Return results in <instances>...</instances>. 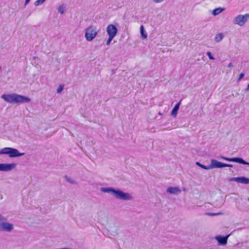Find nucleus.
I'll return each mask as SVG.
<instances>
[{"instance_id": "nucleus-6", "label": "nucleus", "mask_w": 249, "mask_h": 249, "mask_svg": "<svg viewBox=\"0 0 249 249\" xmlns=\"http://www.w3.org/2000/svg\"><path fill=\"white\" fill-rule=\"evenodd\" d=\"M231 234V233L226 235H216L215 239L217 242V244L220 246H225L227 244L228 238Z\"/></svg>"}, {"instance_id": "nucleus-2", "label": "nucleus", "mask_w": 249, "mask_h": 249, "mask_svg": "<svg viewBox=\"0 0 249 249\" xmlns=\"http://www.w3.org/2000/svg\"><path fill=\"white\" fill-rule=\"evenodd\" d=\"M1 98L6 102L10 104H21L30 103L31 101L28 96L18 94L16 93L11 94H3Z\"/></svg>"}, {"instance_id": "nucleus-33", "label": "nucleus", "mask_w": 249, "mask_h": 249, "mask_svg": "<svg viewBox=\"0 0 249 249\" xmlns=\"http://www.w3.org/2000/svg\"><path fill=\"white\" fill-rule=\"evenodd\" d=\"M228 67H229V68H231L233 67V65H232V63L231 62H230L228 65Z\"/></svg>"}, {"instance_id": "nucleus-14", "label": "nucleus", "mask_w": 249, "mask_h": 249, "mask_svg": "<svg viewBox=\"0 0 249 249\" xmlns=\"http://www.w3.org/2000/svg\"><path fill=\"white\" fill-rule=\"evenodd\" d=\"M182 100H180L179 102H178L174 107L171 110V116L173 117H176L178 109L179 108V107L181 105Z\"/></svg>"}, {"instance_id": "nucleus-18", "label": "nucleus", "mask_w": 249, "mask_h": 249, "mask_svg": "<svg viewBox=\"0 0 249 249\" xmlns=\"http://www.w3.org/2000/svg\"><path fill=\"white\" fill-rule=\"evenodd\" d=\"M10 147H4L0 150V155H7L9 156Z\"/></svg>"}, {"instance_id": "nucleus-7", "label": "nucleus", "mask_w": 249, "mask_h": 249, "mask_svg": "<svg viewBox=\"0 0 249 249\" xmlns=\"http://www.w3.org/2000/svg\"><path fill=\"white\" fill-rule=\"evenodd\" d=\"M15 163H0V171L8 172L12 170L16 166Z\"/></svg>"}, {"instance_id": "nucleus-11", "label": "nucleus", "mask_w": 249, "mask_h": 249, "mask_svg": "<svg viewBox=\"0 0 249 249\" xmlns=\"http://www.w3.org/2000/svg\"><path fill=\"white\" fill-rule=\"evenodd\" d=\"M25 154V153H20L17 149L10 147L9 157L11 158H18L23 156Z\"/></svg>"}, {"instance_id": "nucleus-5", "label": "nucleus", "mask_w": 249, "mask_h": 249, "mask_svg": "<svg viewBox=\"0 0 249 249\" xmlns=\"http://www.w3.org/2000/svg\"><path fill=\"white\" fill-rule=\"evenodd\" d=\"M227 179L230 181H235L244 184H249V178L244 176L229 178Z\"/></svg>"}, {"instance_id": "nucleus-34", "label": "nucleus", "mask_w": 249, "mask_h": 249, "mask_svg": "<svg viewBox=\"0 0 249 249\" xmlns=\"http://www.w3.org/2000/svg\"><path fill=\"white\" fill-rule=\"evenodd\" d=\"M246 91H249V84H248L246 89H245Z\"/></svg>"}, {"instance_id": "nucleus-16", "label": "nucleus", "mask_w": 249, "mask_h": 249, "mask_svg": "<svg viewBox=\"0 0 249 249\" xmlns=\"http://www.w3.org/2000/svg\"><path fill=\"white\" fill-rule=\"evenodd\" d=\"M224 10H225L224 8H222V7L216 8L213 10L212 14L213 16H215L218 15V14H219L220 13H221Z\"/></svg>"}, {"instance_id": "nucleus-28", "label": "nucleus", "mask_w": 249, "mask_h": 249, "mask_svg": "<svg viewBox=\"0 0 249 249\" xmlns=\"http://www.w3.org/2000/svg\"><path fill=\"white\" fill-rule=\"evenodd\" d=\"M224 167H233V165L226 163H223V168Z\"/></svg>"}, {"instance_id": "nucleus-30", "label": "nucleus", "mask_w": 249, "mask_h": 249, "mask_svg": "<svg viewBox=\"0 0 249 249\" xmlns=\"http://www.w3.org/2000/svg\"><path fill=\"white\" fill-rule=\"evenodd\" d=\"M164 0H153V1L155 3H160L163 1Z\"/></svg>"}, {"instance_id": "nucleus-31", "label": "nucleus", "mask_w": 249, "mask_h": 249, "mask_svg": "<svg viewBox=\"0 0 249 249\" xmlns=\"http://www.w3.org/2000/svg\"><path fill=\"white\" fill-rule=\"evenodd\" d=\"M31 1V0H25L24 6H26Z\"/></svg>"}, {"instance_id": "nucleus-13", "label": "nucleus", "mask_w": 249, "mask_h": 249, "mask_svg": "<svg viewBox=\"0 0 249 249\" xmlns=\"http://www.w3.org/2000/svg\"><path fill=\"white\" fill-rule=\"evenodd\" d=\"M181 192L178 187L170 186L167 188L166 192L172 195H178Z\"/></svg>"}, {"instance_id": "nucleus-12", "label": "nucleus", "mask_w": 249, "mask_h": 249, "mask_svg": "<svg viewBox=\"0 0 249 249\" xmlns=\"http://www.w3.org/2000/svg\"><path fill=\"white\" fill-rule=\"evenodd\" d=\"M223 163V162L218 161L215 159H211V163L209 165V169H211L213 168H222Z\"/></svg>"}, {"instance_id": "nucleus-32", "label": "nucleus", "mask_w": 249, "mask_h": 249, "mask_svg": "<svg viewBox=\"0 0 249 249\" xmlns=\"http://www.w3.org/2000/svg\"><path fill=\"white\" fill-rule=\"evenodd\" d=\"M207 214L209 215L212 216V215H215L217 214V213H208Z\"/></svg>"}, {"instance_id": "nucleus-35", "label": "nucleus", "mask_w": 249, "mask_h": 249, "mask_svg": "<svg viewBox=\"0 0 249 249\" xmlns=\"http://www.w3.org/2000/svg\"><path fill=\"white\" fill-rule=\"evenodd\" d=\"M33 59L36 60V59H37L38 60H39V58L38 57H36V56H34L33 57Z\"/></svg>"}, {"instance_id": "nucleus-24", "label": "nucleus", "mask_w": 249, "mask_h": 249, "mask_svg": "<svg viewBox=\"0 0 249 249\" xmlns=\"http://www.w3.org/2000/svg\"><path fill=\"white\" fill-rule=\"evenodd\" d=\"M206 55L210 60H213L215 59V58L213 57L211 52H207L206 53Z\"/></svg>"}, {"instance_id": "nucleus-21", "label": "nucleus", "mask_w": 249, "mask_h": 249, "mask_svg": "<svg viewBox=\"0 0 249 249\" xmlns=\"http://www.w3.org/2000/svg\"><path fill=\"white\" fill-rule=\"evenodd\" d=\"M46 0H36L34 2V5L36 6H39L43 4Z\"/></svg>"}, {"instance_id": "nucleus-19", "label": "nucleus", "mask_w": 249, "mask_h": 249, "mask_svg": "<svg viewBox=\"0 0 249 249\" xmlns=\"http://www.w3.org/2000/svg\"><path fill=\"white\" fill-rule=\"evenodd\" d=\"M196 164L197 166H198V167L201 168L203 169H204V170H209L210 169H209V165H208V166L205 165L201 163L199 161H196Z\"/></svg>"}, {"instance_id": "nucleus-38", "label": "nucleus", "mask_w": 249, "mask_h": 249, "mask_svg": "<svg viewBox=\"0 0 249 249\" xmlns=\"http://www.w3.org/2000/svg\"><path fill=\"white\" fill-rule=\"evenodd\" d=\"M159 114L160 115H162V114L160 112L159 113Z\"/></svg>"}, {"instance_id": "nucleus-1", "label": "nucleus", "mask_w": 249, "mask_h": 249, "mask_svg": "<svg viewBox=\"0 0 249 249\" xmlns=\"http://www.w3.org/2000/svg\"><path fill=\"white\" fill-rule=\"evenodd\" d=\"M102 192L109 194L116 198L123 200H130L132 199L131 195L126 192H124L120 189L113 187H103L100 188Z\"/></svg>"}, {"instance_id": "nucleus-37", "label": "nucleus", "mask_w": 249, "mask_h": 249, "mask_svg": "<svg viewBox=\"0 0 249 249\" xmlns=\"http://www.w3.org/2000/svg\"><path fill=\"white\" fill-rule=\"evenodd\" d=\"M112 232H114V233H115V234H118V233H117V231L114 232V231H112Z\"/></svg>"}, {"instance_id": "nucleus-4", "label": "nucleus", "mask_w": 249, "mask_h": 249, "mask_svg": "<svg viewBox=\"0 0 249 249\" xmlns=\"http://www.w3.org/2000/svg\"><path fill=\"white\" fill-rule=\"evenodd\" d=\"M249 18V13L246 14L244 15H239L234 18L233 20V23L234 24H237L240 26H242L248 21Z\"/></svg>"}, {"instance_id": "nucleus-15", "label": "nucleus", "mask_w": 249, "mask_h": 249, "mask_svg": "<svg viewBox=\"0 0 249 249\" xmlns=\"http://www.w3.org/2000/svg\"><path fill=\"white\" fill-rule=\"evenodd\" d=\"M140 30L142 38V39H146L147 38V34L144 29L143 25H141Z\"/></svg>"}, {"instance_id": "nucleus-9", "label": "nucleus", "mask_w": 249, "mask_h": 249, "mask_svg": "<svg viewBox=\"0 0 249 249\" xmlns=\"http://www.w3.org/2000/svg\"><path fill=\"white\" fill-rule=\"evenodd\" d=\"M227 161L233 162L237 163H239L242 165H246L249 166V162L245 160L241 157H233V158H228L227 159Z\"/></svg>"}, {"instance_id": "nucleus-22", "label": "nucleus", "mask_w": 249, "mask_h": 249, "mask_svg": "<svg viewBox=\"0 0 249 249\" xmlns=\"http://www.w3.org/2000/svg\"><path fill=\"white\" fill-rule=\"evenodd\" d=\"M64 88V85L63 84L59 85L58 88L57 89L56 92L57 93H60Z\"/></svg>"}, {"instance_id": "nucleus-17", "label": "nucleus", "mask_w": 249, "mask_h": 249, "mask_svg": "<svg viewBox=\"0 0 249 249\" xmlns=\"http://www.w3.org/2000/svg\"><path fill=\"white\" fill-rule=\"evenodd\" d=\"M224 36L223 33H219L215 36L214 40L216 42H219L222 40Z\"/></svg>"}, {"instance_id": "nucleus-8", "label": "nucleus", "mask_w": 249, "mask_h": 249, "mask_svg": "<svg viewBox=\"0 0 249 249\" xmlns=\"http://www.w3.org/2000/svg\"><path fill=\"white\" fill-rule=\"evenodd\" d=\"M118 30L116 26L113 24H109L107 28V32L108 36L114 37L117 35Z\"/></svg>"}, {"instance_id": "nucleus-25", "label": "nucleus", "mask_w": 249, "mask_h": 249, "mask_svg": "<svg viewBox=\"0 0 249 249\" xmlns=\"http://www.w3.org/2000/svg\"><path fill=\"white\" fill-rule=\"evenodd\" d=\"M241 199L243 200V202L245 203H247L249 202V196H243Z\"/></svg>"}, {"instance_id": "nucleus-27", "label": "nucleus", "mask_w": 249, "mask_h": 249, "mask_svg": "<svg viewBox=\"0 0 249 249\" xmlns=\"http://www.w3.org/2000/svg\"><path fill=\"white\" fill-rule=\"evenodd\" d=\"M245 76V73H243V72H241L240 73L239 75V77L237 79V82H239V81H240Z\"/></svg>"}, {"instance_id": "nucleus-39", "label": "nucleus", "mask_w": 249, "mask_h": 249, "mask_svg": "<svg viewBox=\"0 0 249 249\" xmlns=\"http://www.w3.org/2000/svg\"><path fill=\"white\" fill-rule=\"evenodd\" d=\"M35 64H38V63H36V61L34 62Z\"/></svg>"}, {"instance_id": "nucleus-26", "label": "nucleus", "mask_w": 249, "mask_h": 249, "mask_svg": "<svg viewBox=\"0 0 249 249\" xmlns=\"http://www.w3.org/2000/svg\"><path fill=\"white\" fill-rule=\"evenodd\" d=\"M114 38V37L111 36H108V38L106 44L107 45H110L111 41L113 40V39Z\"/></svg>"}, {"instance_id": "nucleus-20", "label": "nucleus", "mask_w": 249, "mask_h": 249, "mask_svg": "<svg viewBox=\"0 0 249 249\" xmlns=\"http://www.w3.org/2000/svg\"><path fill=\"white\" fill-rule=\"evenodd\" d=\"M65 6L62 4L58 7V11L61 14H63L65 11Z\"/></svg>"}, {"instance_id": "nucleus-3", "label": "nucleus", "mask_w": 249, "mask_h": 249, "mask_svg": "<svg viewBox=\"0 0 249 249\" xmlns=\"http://www.w3.org/2000/svg\"><path fill=\"white\" fill-rule=\"evenodd\" d=\"M98 34L96 27L91 25L88 27L85 31V37L88 41H91Z\"/></svg>"}, {"instance_id": "nucleus-10", "label": "nucleus", "mask_w": 249, "mask_h": 249, "mask_svg": "<svg viewBox=\"0 0 249 249\" xmlns=\"http://www.w3.org/2000/svg\"><path fill=\"white\" fill-rule=\"evenodd\" d=\"M13 229L14 225L13 224L4 221L1 222L0 231L11 232Z\"/></svg>"}, {"instance_id": "nucleus-36", "label": "nucleus", "mask_w": 249, "mask_h": 249, "mask_svg": "<svg viewBox=\"0 0 249 249\" xmlns=\"http://www.w3.org/2000/svg\"><path fill=\"white\" fill-rule=\"evenodd\" d=\"M3 216L0 214V219H1V220H2Z\"/></svg>"}, {"instance_id": "nucleus-23", "label": "nucleus", "mask_w": 249, "mask_h": 249, "mask_svg": "<svg viewBox=\"0 0 249 249\" xmlns=\"http://www.w3.org/2000/svg\"><path fill=\"white\" fill-rule=\"evenodd\" d=\"M64 178L67 181H68V182L70 183L71 184H75V183L74 180H73L72 179H71V178H69L66 175L64 176Z\"/></svg>"}, {"instance_id": "nucleus-29", "label": "nucleus", "mask_w": 249, "mask_h": 249, "mask_svg": "<svg viewBox=\"0 0 249 249\" xmlns=\"http://www.w3.org/2000/svg\"><path fill=\"white\" fill-rule=\"evenodd\" d=\"M219 158L220 159H222V160H227V159L228 158V157H225L224 156H219Z\"/></svg>"}]
</instances>
